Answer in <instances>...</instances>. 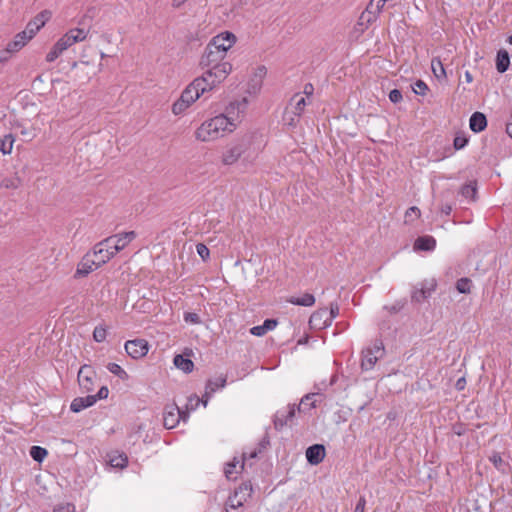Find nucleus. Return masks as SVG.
<instances>
[{"label": "nucleus", "mask_w": 512, "mask_h": 512, "mask_svg": "<svg viewBox=\"0 0 512 512\" xmlns=\"http://www.w3.org/2000/svg\"><path fill=\"white\" fill-rule=\"evenodd\" d=\"M437 283L434 279L429 281H425L421 284L422 297H430L431 294L435 291Z\"/></svg>", "instance_id": "42"}, {"label": "nucleus", "mask_w": 512, "mask_h": 512, "mask_svg": "<svg viewBox=\"0 0 512 512\" xmlns=\"http://www.w3.org/2000/svg\"><path fill=\"white\" fill-rule=\"evenodd\" d=\"M11 56L12 54L10 51H8L7 48L0 50V65L7 63L10 60Z\"/></svg>", "instance_id": "56"}, {"label": "nucleus", "mask_w": 512, "mask_h": 512, "mask_svg": "<svg viewBox=\"0 0 512 512\" xmlns=\"http://www.w3.org/2000/svg\"><path fill=\"white\" fill-rule=\"evenodd\" d=\"M107 242H109L108 238L94 246L92 256L94 257L93 263H95L96 267H100L107 263L114 255H116V251H114L112 245L110 243L107 244Z\"/></svg>", "instance_id": "7"}, {"label": "nucleus", "mask_w": 512, "mask_h": 512, "mask_svg": "<svg viewBox=\"0 0 512 512\" xmlns=\"http://www.w3.org/2000/svg\"><path fill=\"white\" fill-rule=\"evenodd\" d=\"M193 105L189 100L179 97L172 105L171 111L175 116H180Z\"/></svg>", "instance_id": "30"}, {"label": "nucleus", "mask_w": 512, "mask_h": 512, "mask_svg": "<svg viewBox=\"0 0 512 512\" xmlns=\"http://www.w3.org/2000/svg\"><path fill=\"white\" fill-rule=\"evenodd\" d=\"M296 413V405L290 404L286 408L277 411L274 417V425L276 429H281L288 425L294 418Z\"/></svg>", "instance_id": "13"}, {"label": "nucleus", "mask_w": 512, "mask_h": 512, "mask_svg": "<svg viewBox=\"0 0 512 512\" xmlns=\"http://www.w3.org/2000/svg\"><path fill=\"white\" fill-rule=\"evenodd\" d=\"M465 385H466V380L464 377H461L459 378L457 381H456V384H455V387L457 390H463L465 388Z\"/></svg>", "instance_id": "61"}, {"label": "nucleus", "mask_w": 512, "mask_h": 512, "mask_svg": "<svg viewBox=\"0 0 512 512\" xmlns=\"http://www.w3.org/2000/svg\"><path fill=\"white\" fill-rule=\"evenodd\" d=\"M235 130L221 113L206 119L195 130L194 136L200 142L216 141Z\"/></svg>", "instance_id": "2"}, {"label": "nucleus", "mask_w": 512, "mask_h": 512, "mask_svg": "<svg viewBox=\"0 0 512 512\" xmlns=\"http://www.w3.org/2000/svg\"><path fill=\"white\" fill-rule=\"evenodd\" d=\"M184 320H185V322L190 323V324H200L201 323V319H200L199 315L197 313H193V312H186L184 314Z\"/></svg>", "instance_id": "51"}, {"label": "nucleus", "mask_w": 512, "mask_h": 512, "mask_svg": "<svg viewBox=\"0 0 512 512\" xmlns=\"http://www.w3.org/2000/svg\"><path fill=\"white\" fill-rule=\"evenodd\" d=\"M204 67H209L201 76L195 78L201 85V89L205 92H210L219 86L228 75L232 72V65L229 62L214 63V64H201Z\"/></svg>", "instance_id": "4"}, {"label": "nucleus", "mask_w": 512, "mask_h": 512, "mask_svg": "<svg viewBox=\"0 0 512 512\" xmlns=\"http://www.w3.org/2000/svg\"><path fill=\"white\" fill-rule=\"evenodd\" d=\"M313 92H314L313 85L311 83H307L304 86L303 92H300V93L303 94L307 100V99L311 98V96L313 95Z\"/></svg>", "instance_id": "58"}, {"label": "nucleus", "mask_w": 512, "mask_h": 512, "mask_svg": "<svg viewBox=\"0 0 512 512\" xmlns=\"http://www.w3.org/2000/svg\"><path fill=\"white\" fill-rule=\"evenodd\" d=\"M31 39V35H28L27 31H22L7 44L6 48L11 52V54L16 53L21 50Z\"/></svg>", "instance_id": "19"}, {"label": "nucleus", "mask_w": 512, "mask_h": 512, "mask_svg": "<svg viewBox=\"0 0 512 512\" xmlns=\"http://www.w3.org/2000/svg\"><path fill=\"white\" fill-rule=\"evenodd\" d=\"M277 321L274 319H266L262 325L254 326L250 329V333L254 336H263L268 331L275 329Z\"/></svg>", "instance_id": "27"}, {"label": "nucleus", "mask_w": 512, "mask_h": 512, "mask_svg": "<svg viewBox=\"0 0 512 512\" xmlns=\"http://www.w3.org/2000/svg\"><path fill=\"white\" fill-rule=\"evenodd\" d=\"M249 102L250 101L246 96L234 99L226 105L224 111L221 113L224 115L225 119L231 123L234 130L237 129L245 118Z\"/></svg>", "instance_id": "5"}, {"label": "nucleus", "mask_w": 512, "mask_h": 512, "mask_svg": "<svg viewBox=\"0 0 512 512\" xmlns=\"http://www.w3.org/2000/svg\"><path fill=\"white\" fill-rule=\"evenodd\" d=\"M428 297H422V290L419 289V290H416L413 294H412V299L416 302H422L424 301L425 299H427Z\"/></svg>", "instance_id": "60"}, {"label": "nucleus", "mask_w": 512, "mask_h": 512, "mask_svg": "<svg viewBox=\"0 0 512 512\" xmlns=\"http://www.w3.org/2000/svg\"><path fill=\"white\" fill-rule=\"evenodd\" d=\"M252 485L250 482L242 483L234 492L232 496L228 498L226 503V512H230L231 510H235L241 506L251 497L252 495Z\"/></svg>", "instance_id": "6"}, {"label": "nucleus", "mask_w": 512, "mask_h": 512, "mask_svg": "<svg viewBox=\"0 0 512 512\" xmlns=\"http://www.w3.org/2000/svg\"><path fill=\"white\" fill-rule=\"evenodd\" d=\"M261 452V449L259 450H253L251 451L250 453H243V456H242V461H241V465H240V469L243 470L244 468V464L245 462L248 460V459H253V458H256L258 453Z\"/></svg>", "instance_id": "53"}, {"label": "nucleus", "mask_w": 512, "mask_h": 512, "mask_svg": "<svg viewBox=\"0 0 512 512\" xmlns=\"http://www.w3.org/2000/svg\"><path fill=\"white\" fill-rule=\"evenodd\" d=\"M490 461L493 463L494 467L502 473H506L509 470V464L501 457L499 453H493L490 456Z\"/></svg>", "instance_id": "35"}, {"label": "nucleus", "mask_w": 512, "mask_h": 512, "mask_svg": "<svg viewBox=\"0 0 512 512\" xmlns=\"http://www.w3.org/2000/svg\"><path fill=\"white\" fill-rule=\"evenodd\" d=\"M468 140L465 136L463 135H457L455 138H454V147L456 150H460L462 148H464L467 144Z\"/></svg>", "instance_id": "52"}, {"label": "nucleus", "mask_w": 512, "mask_h": 512, "mask_svg": "<svg viewBox=\"0 0 512 512\" xmlns=\"http://www.w3.org/2000/svg\"><path fill=\"white\" fill-rule=\"evenodd\" d=\"M196 79H194L181 93V97L189 100L191 103H195L202 95L206 92L201 89V85Z\"/></svg>", "instance_id": "15"}, {"label": "nucleus", "mask_w": 512, "mask_h": 512, "mask_svg": "<svg viewBox=\"0 0 512 512\" xmlns=\"http://www.w3.org/2000/svg\"><path fill=\"white\" fill-rule=\"evenodd\" d=\"M94 257L92 256V253L87 254L83 260L78 264L75 276L76 277H84L97 269L98 267L95 266V263H93Z\"/></svg>", "instance_id": "22"}, {"label": "nucleus", "mask_w": 512, "mask_h": 512, "mask_svg": "<svg viewBox=\"0 0 512 512\" xmlns=\"http://www.w3.org/2000/svg\"><path fill=\"white\" fill-rule=\"evenodd\" d=\"M94 377L95 372L93 369L88 365H83L78 372V383L80 387L86 392L92 391Z\"/></svg>", "instance_id": "14"}, {"label": "nucleus", "mask_w": 512, "mask_h": 512, "mask_svg": "<svg viewBox=\"0 0 512 512\" xmlns=\"http://www.w3.org/2000/svg\"><path fill=\"white\" fill-rule=\"evenodd\" d=\"M106 336H107V330L104 326L99 325V326L95 327V329L93 331V339L96 342H98V343L103 342L106 339Z\"/></svg>", "instance_id": "43"}, {"label": "nucleus", "mask_w": 512, "mask_h": 512, "mask_svg": "<svg viewBox=\"0 0 512 512\" xmlns=\"http://www.w3.org/2000/svg\"><path fill=\"white\" fill-rule=\"evenodd\" d=\"M308 103L309 102L303 94L296 93L291 97L287 107L291 109L294 114L296 113L298 116H301Z\"/></svg>", "instance_id": "20"}, {"label": "nucleus", "mask_w": 512, "mask_h": 512, "mask_svg": "<svg viewBox=\"0 0 512 512\" xmlns=\"http://www.w3.org/2000/svg\"><path fill=\"white\" fill-rule=\"evenodd\" d=\"M384 354V346L381 342L375 343L373 348H368L363 352L361 366L365 370H371L379 358Z\"/></svg>", "instance_id": "10"}, {"label": "nucleus", "mask_w": 512, "mask_h": 512, "mask_svg": "<svg viewBox=\"0 0 512 512\" xmlns=\"http://www.w3.org/2000/svg\"><path fill=\"white\" fill-rule=\"evenodd\" d=\"M431 69L436 78H444L446 76V72L443 66V63L439 58H433L431 61Z\"/></svg>", "instance_id": "38"}, {"label": "nucleus", "mask_w": 512, "mask_h": 512, "mask_svg": "<svg viewBox=\"0 0 512 512\" xmlns=\"http://www.w3.org/2000/svg\"><path fill=\"white\" fill-rule=\"evenodd\" d=\"M428 90L427 84L422 80H417L416 83L413 86V91L416 94L419 95H425L426 91Z\"/></svg>", "instance_id": "48"}, {"label": "nucleus", "mask_w": 512, "mask_h": 512, "mask_svg": "<svg viewBox=\"0 0 512 512\" xmlns=\"http://www.w3.org/2000/svg\"><path fill=\"white\" fill-rule=\"evenodd\" d=\"M225 385H226L225 377H219L215 380H209L207 382L206 387H205V393H204L205 400L203 401L204 407L207 406L208 400L213 395V393H215L220 388H224Z\"/></svg>", "instance_id": "21"}, {"label": "nucleus", "mask_w": 512, "mask_h": 512, "mask_svg": "<svg viewBox=\"0 0 512 512\" xmlns=\"http://www.w3.org/2000/svg\"><path fill=\"white\" fill-rule=\"evenodd\" d=\"M487 126V119L481 112H475L470 118V128L472 131L478 133L483 131Z\"/></svg>", "instance_id": "26"}, {"label": "nucleus", "mask_w": 512, "mask_h": 512, "mask_svg": "<svg viewBox=\"0 0 512 512\" xmlns=\"http://www.w3.org/2000/svg\"><path fill=\"white\" fill-rule=\"evenodd\" d=\"M50 17L49 11H42L32 21H30L26 27L27 34L31 35V38L45 25L46 21Z\"/></svg>", "instance_id": "16"}, {"label": "nucleus", "mask_w": 512, "mask_h": 512, "mask_svg": "<svg viewBox=\"0 0 512 512\" xmlns=\"http://www.w3.org/2000/svg\"><path fill=\"white\" fill-rule=\"evenodd\" d=\"M107 369H108L109 372H111L112 374L116 375L121 380L128 379L127 372L117 363H109L107 365Z\"/></svg>", "instance_id": "41"}, {"label": "nucleus", "mask_w": 512, "mask_h": 512, "mask_svg": "<svg viewBox=\"0 0 512 512\" xmlns=\"http://www.w3.org/2000/svg\"><path fill=\"white\" fill-rule=\"evenodd\" d=\"M188 0H173L172 1V6L174 8H179L180 6H182L184 3H186Z\"/></svg>", "instance_id": "63"}, {"label": "nucleus", "mask_w": 512, "mask_h": 512, "mask_svg": "<svg viewBox=\"0 0 512 512\" xmlns=\"http://www.w3.org/2000/svg\"><path fill=\"white\" fill-rule=\"evenodd\" d=\"M326 319L327 309H319L311 315L309 323L314 328L323 329L330 326V324L326 323Z\"/></svg>", "instance_id": "25"}, {"label": "nucleus", "mask_w": 512, "mask_h": 512, "mask_svg": "<svg viewBox=\"0 0 512 512\" xmlns=\"http://www.w3.org/2000/svg\"><path fill=\"white\" fill-rule=\"evenodd\" d=\"M338 314H339L338 304L332 303L330 305V310L327 311L326 323L331 325L332 321L334 320V318H336L338 316Z\"/></svg>", "instance_id": "45"}, {"label": "nucleus", "mask_w": 512, "mask_h": 512, "mask_svg": "<svg viewBox=\"0 0 512 512\" xmlns=\"http://www.w3.org/2000/svg\"><path fill=\"white\" fill-rule=\"evenodd\" d=\"M125 351L133 359L144 357L148 353V342L144 339L128 340L125 343Z\"/></svg>", "instance_id": "11"}, {"label": "nucleus", "mask_w": 512, "mask_h": 512, "mask_svg": "<svg viewBox=\"0 0 512 512\" xmlns=\"http://www.w3.org/2000/svg\"><path fill=\"white\" fill-rule=\"evenodd\" d=\"M366 505V500L364 497H360L358 503L356 504L354 512H364Z\"/></svg>", "instance_id": "59"}, {"label": "nucleus", "mask_w": 512, "mask_h": 512, "mask_svg": "<svg viewBox=\"0 0 512 512\" xmlns=\"http://www.w3.org/2000/svg\"><path fill=\"white\" fill-rule=\"evenodd\" d=\"M389 100L392 102V103H398L402 100V93L400 90L398 89H393L390 91L389 93Z\"/></svg>", "instance_id": "55"}, {"label": "nucleus", "mask_w": 512, "mask_h": 512, "mask_svg": "<svg viewBox=\"0 0 512 512\" xmlns=\"http://www.w3.org/2000/svg\"><path fill=\"white\" fill-rule=\"evenodd\" d=\"M173 362L178 369L186 373L191 372L194 368V363L183 355H176Z\"/></svg>", "instance_id": "31"}, {"label": "nucleus", "mask_w": 512, "mask_h": 512, "mask_svg": "<svg viewBox=\"0 0 512 512\" xmlns=\"http://www.w3.org/2000/svg\"><path fill=\"white\" fill-rule=\"evenodd\" d=\"M472 281L463 277L456 282V289L459 293L468 294L471 292Z\"/></svg>", "instance_id": "40"}, {"label": "nucleus", "mask_w": 512, "mask_h": 512, "mask_svg": "<svg viewBox=\"0 0 512 512\" xmlns=\"http://www.w3.org/2000/svg\"><path fill=\"white\" fill-rule=\"evenodd\" d=\"M62 50L60 47L55 43L53 47L50 49V51L46 55V61L47 62H54L60 55H62Z\"/></svg>", "instance_id": "44"}, {"label": "nucleus", "mask_w": 512, "mask_h": 512, "mask_svg": "<svg viewBox=\"0 0 512 512\" xmlns=\"http://www.w3.org/2000/svg\"><path fill=\"white\" fill-rule=\"evenodd\" d=\"M136 236L137 235L134 231L119 233L107 237L109 239V242H107V244L110 243L114 251L118 253L119 251L125 249L128 246V244L131 243L136 238Z\"/></svg>", "instance_id": "12"}, {"label": "nucleus", "mask_w": 512, "mask_h": 512, "mask_svg": "<svg viewBox=\"0 0 512 512\" xmlns=\"http://www.w3.org/2000/svg\"><path fill=\"white\" fill-rule=\"evenodd\" d=\"M435 247V238L428 235L418 237L414 242V250L416 251H433Z\"/></svg>", "instance_id": "24"}, {"label": "nucleus", "mask_w": 512, "mask_h": 512, "mask_svg": "<svg viewBox=\"0 0 512 512\" xmlns=\"http://www.w3.org/2000/svg\"><path fill=\"white\" fill-rule=\"evenodd\" d=\"M53 512H75V506L71 503H61L54 507Z\"/></svg>", "instance_id": "50"}, {"label": "nucleus", "mask_w": 512, "mask_h": 512, "mask_svg": "<svg viewBox=\"0 0 512 512\" xmlns=\"http://www.w3.org/2000/svg\"><path fill=\"white\" fill-rule=\"evenodd\" d=\"M240 465L241 462L237 460V458H234L232 462L227 463L224 470L225 476L228 479H235V475L241 471Z\"/></svg>", "instance_id": "34"}, {"label": "nucleus", "mask_w": 512, "mask_h": 512, "mask_svg": "<svg viewBox=\"0 0 512 512\" xmlns=\"http://www.w3.org/2000/svg\"><path fill=\"white\" fill-rule=\"evenodd\" d=\"M325 457V448L321 444H314L307 448L306 458L311 465H318Z\"/></svg>", "instance_id": "17"}, {"label": "nucleus", "mask_w": 512, "mask_h": 512, "mask_svg": "<svg viewBox=\"0 0 512 512\" xmlns=\"http://www.w3.org/2000/svg\"><path fill=\"white\" fill-rule=\"evenodd\" d=\"M510 64L509 54L506 50H499L496 58V68L499 73L507 71Z\"/></svg>", "instance_id": "29"}, {"label": "nucleus", "mask_w": 512, "mask_h": 512, "mask_svg": "<svg viewBox=\"0 0 512 512\" xmlns=\"http://www.w3.org/2000/svg\"><path fill=\"white\" fill-rule=\"evenodd\" d=\"M15 137L12 134H7L0 139V152L4 155H8L12 152Z\"/></svg>", "instance_id": "33"}, {"label": "nucleus", "mask_w": 512, "mask_h": 512, "mask_svg": "<svg viewBox=\"0 0 512 512\" xmlns=\"http://www.w3.org/2000/svg\"><path fill=\"white\" fill-rule=\"evenodd\" d=\"M287 301L293 305L311 307L315 303V297L310 293H305L300 297L291 296Z\"/></svg>", "instance_id": "28"}, {"label": "nucleus", "mask_w": 512, "mask_h": 512, "mask_svg": "<svg viewBox=\"0 0 512 512\" xmlns=\"http://www.w3.org/2000/svg\"><path fill=\"white\" fill-rule=\"evenodd\" d=\"M109 465L113 468H124L128 463V458L124 453H115L109 455Z\"/></svg>", "instance_id": "32"}, {"label": "nucleus", "mask_w": 512, "mask_h": 512, "mask_svg": "<svg viewBox=\"0 0 512 512\" xmlns=\"http://www.w3.org/2000/svg\"><path fill=\"white\" fill-rule=\"evenodd\" d=\"M264 148L263 140L255 133H245L230 141L223 149L220 162L223 166L238 164L241 168L248 169L256 164V161Z\"/></svg>", "instance_id": "1"}, {"label": "nucleus", "mask_w": 512, "mask_h": 512, "mask_svg": "<svg viewBox=\"0 0 512 512\" xmlns=\"http://www.w3.org/2000/svg\"><path fill=\"white\" fill-rule=\"evenodd\" d=\"M461 194L466 198H474L476 194V188L471 184H466L462 187Z\"/></svg>", "instance_id": "49"}, {"label": "nucleus", "mask_w": 512, "mask_h": 512, "mask_svg": "<svg viewBox=\"0 0 512 512\" xmlns=\"http://www.w3.org/2000/svg\"><path fill=\"white\" fill-rule=\"evenodd\" d=\"M300 117L301 116H298L296 113L294 114V112L286 106L283 114V122L285 125L295 127L299 123Z\"/></svg>", "instance_id": "36"}, {"label": "nucleus", "mask_w": 512, "mask_h": 512, "mask_svg": "<svg viewBox=\"0 0 512 512\" xmlns=\"http://www.w3.org/2000/svg\"><path fill=\"white\" fill-rule=\"evenodd\" d=\"M108 394H109V390L106 386H102L98 393L96 395H92L93 397H96V401L97 400H102V399H106L108 397Z\"/></svg>", "instance_id": "57"}, {"label": "nucleus", "mask_w": 512, "mask_h": 512, "mask_svg": "<svg viewBox=\"0 0 512 512\" xmlns=\"http://www.w3.org/2000/svg\"><path fill=\"white\" fill-rule=\"evenodd\" d=\"M19 178H5L1 182V186L7 189H15L19 186Z\"/></svg>", "instance_id": "46"}, {"label": "nucleus", "mask_w": 512, "mask_h": 512, "mask_svg": "<svg viewBox=\"0 0 512 512\" xmlns=\"http://www.w3.org/2000/svg\"><path fill=\"white\" fill-rule=\"evenodd\" d=\"M187 419L186 412L175 404L167 405L164 409L163 424L167 429H173L177 426L180 420L186 422Z\"/></svg>", "instance_id": "8"}, {"label": "nucleus", "mask_w": 512, "mask_h": 512, "mask_svg": "<svg viewBox=\"0 0 512 512\" xmlns=\"http://www.w3.org/2000/svg\"><path fill=\"white\" fill-rule=\"evenodd\" d=\"M95 403L96 397L91 395H87L85 397H77L71 402L70 409L73 412L78 413L83 409L93 406Z\"/></svg>", "instance_id": "23"}, {"label": "nucleus", "mask_w": 512, "mask_h": 512, "mask_svg": "<svg viewBox=\"0 0 512 512\" xmlns=\"http://www.w3.org/2000/svg\"><path fill=\"white\" fill-rule=\"evenodd\" d=\"M196 251L204 261L207 260L210 256V251L208 247L203 243H199L196 245Z\"/></svg>", "instance_id": "47"}, {"label": "nucleus", "mask_w": 512, "mask_h": 512, "mask_svg": "<svg viewBox=\"0 0 512 512\" xmlns=\"http://www.w3.org/2000/svg\"><path fill=\"white\" fill-rule=\"evenodd\" d=\"M420 216V210L413 206V207H410L407 211H406V214H405V217L408 220H413L414 218H418Z\"/></svg>", "instance_id": "54"}, {"label": "nucleus", "mask_w": 512, "mask_h": 512, "mask_svg": "<svg viewBox=\"0 0 512 512\" xmlns=\"http://www.w3.org/2000/svg\"><path fill=\"white\" fill-rule=\"evenodd\" d=\"M29 453L33 460L37 462H42L48 454L47 450L40 446H32Z\"/></svg>", "instance_id": "39"}, {"label": "nucleus", "mask_w": 512, "mask_h": 512, "mask_svg": "<svg viewBox=\"0 0 512 512\" xmlns=\"http://www.w3.org/2000/svg\"><path fill=\"white\" fill-rule=\"evenodd\" d=\"M322 395L319 393H309L306 394L299 404V406L296 407V411L299 412H308L311 409L315 408L317 405V402L321 401Z\"/></svg>", "instance_id": "18"}, {"label": "nucleus", "mask_w": 512, "mask_h": 512, "mask_svg": "<svg viewBox=\"0 0 512 512\" xmlns=\"http://www.w3.org/2000/svg\"><path fill=\"white\" fill-rule=\"evenodd\" d=\"M465 78L468 83L472 82V80H473L471 73L468 71H466V73H465Z\"/></svg>", "instance_id": "64"}, {"label": "nucleus", "mask_w": 512, "mask_h": 512, "mask_svg": "<svg viewBox=\"0 0 512 512\" xmlns=\"http://www.w3.org/2000/svg\"><path fill=\"white\" fill-rule=\"evenodd\" d=\"M205 400V398L203 397L202 399L199 398L197 395L193 394V395H190L187 399V403L185 405V410L184 412H186L187 414V417L189 416V413L191 411H194L198 408L199 404Z\"/></svg>", "instance_id": "37"}, {"label": "nucleus", "mask_w": 512, "mask_h": 512, "mask_svg": "<svg viewBox=\"0 0 512 512\" xmlns=\"http://www.w3.org/2000/svg\"><path fill=\"white\" fill-rule=\"evenodd\" d=\"M236 36L229 31L214 36L205 48L200 64L223 63L227 52L236 43Z\"/></svg>", "instance_id": "3"}, {"label": "nucleus", "mask_w": 512, "mask_h": 512, "mask_svg": "<svg viewBox=\"0 0 512 512\" xmlns=\"http://www.w3.org/2000/svg\"><path fill=\"white\" fill-rule=\"evenodd\" d=\"M88 31L82 28H75L65 33L56 44L60 47L62 52L66 51L75 43L82 42L87 38Z\"/></svg>", "instance_id": "9"}, {"label": "nucleus", "mask_w": 512, "mask_h": 512, "mask_svg": "<svg viewBox=\"0 0 512 512\" xmlns=\"http://www.w3.org/2000/svg\"><path fill=\"white\" fill-rule=\"evenodd\" d=\"M452 211V206L450 204H444L441 207V212L445 215H449Z\"/></svg>", "instance_id": "62"}]
</instances>
